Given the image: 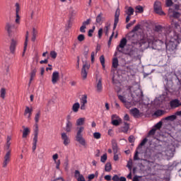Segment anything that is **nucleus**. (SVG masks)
I'll return each instance as SVG.
<instances>
[{
    "label": "nucleus",
    "instance_id": "obj_55",
    "mask_svg": "<svg viewBox=\"0 0 181 181\" xmlns=\"http://www.w3.org/2000/svg\"><path fill=\"white\" fill-rule=\"evenodd\" d=\"M132 105V102H127V100L126 99V103H125L126 108L129 109V108H131Z\"/></svg>",
    "mask_w": 181,
    "mask_h": 181
},
{
    "label": "nucleus",
    "instance_id": "obj_27",
    "mask_svg": "<svg viewBox=\"0 0 181 181\" xmlns=\"http://www.w3.org/2000/svg\"><path fill=\"white\" fill-rule=\"evenodd\" d=\"M38 134H39L38 129H36L35 131L34 138H33V141H34L36 148H37V142H38Z\"/></svg>",
    "mask_w": 181,
    "mask_h": 181
},
{
    "label": "nucleus",
    "instance_id": "obj_20",
    "mask_svg": "<svg viewBox=\"0 0 181 181\" xmlns=\"http://www.w3.org/2000/svg\"><path fill=\"white\" fill-rule=\"evenodd\" d=\"M11 139H12V136L10 135H8V136L6 137V149L7 151H11L10 146L11 145Z\"/></svg>",
    "mask_w": 181,
    "mask_h": 181
},
{
    "label": "nucleus",
    "instance_id": "obj_28",
    "mask_svg": "<svg viewBox=\"0 0 181 181\" xmlns=\"http://www.w3.org/2000/svg\"><path fill=\"white\" fill-rule=\"evenodd\" d=\"M97 90L98 92H101V90H103V82L101 78L98 80L97 83Z\"/></svg>",
    "mask_w": 181,
    "mask_h": 181
},
{
    "label": "nucleus",
    "instance_id": "obj_52",
    "mask_svg": "<svg viewBox=\"0 0 181 181\" xmlns=\"http://www.w3.org/2000/svg\"><path fill=\"white\" fill-rule=\"evenodd\" d=\"M119 155H120V152L118 149L117 153L114 156V160H119Z\"/></svg>",
    "mask_w": 181,
    "mask_h": 181
},
{
    "label": "nucleus",
    "instance_id": "obj_14",
    "mask_svg": "<svg viewBox=\"0 0 181 181\" xmlns=\"http://www.w3.org/2000/svg\"><path fill=\"white\" fill-rule=\"evenodd\" d=\"M18 44V41L16 40H11V44L10 46V51L12 54H14L16 49V45Z\"/></svg>",
    "mask_w": 181,
    "mask_h": 181
},
{
    "label": "nucleus",
    "instance_id": "obj_10",
    "mask_svg": "<svg viewBox=\"0 0 181 181\" xmlns=\"http://www.w3.org/2000/svg\"><path fill=\"white\" fill-rule=\"evenodd\" d=\"M119 16H120V10L119 8H117L115 16V23H114V27H113L114 30H116L117 28V25L119 23Z\"/></svg>",
    "mask_w": 181,
    "mask_h": 181
},
{
    "label": "nucleus",
    "instance_id": "obj_35",
    "mask_svg": "<svg viewBox=\"0 0 181 181\" xmlns=\"http://www.w3.org/2000/svg\"><path fill=\"white\" fill-rule=\"evenodd\" d=\"M6 93V88H1V89L0 90L1 98H5Z\"/></svg>",
    "mask_w": 181,
    "mask_h": 181
},
{
    "label": "nucleus",
    "instance_id": "obj_47",
    "mask_svg": "<svg viewBox=\"0 0 181 181\" xmlns=\"http://www.w3.org/2000/svg\"><path fill=\"white\" fill-rule=\"evenodd\" d=\"M93 136L95 139H100L101 138V134L100 132H95Z\"/></svg>",
    "mask_w": 181,
    "mask_h": 181
},
{
    "label": "nucleus",
    "instance_id": "obj_26",
    "mask_svg": "<svg viewBox=\"0 0 181 181\" xmlns=\"http://www.w3.org/2000/svg\"><path fill=\"white\" fill-rule=\"evenodd\" d=\"M23 138H27L28 135L30 134V131L29 128H25V127H23Z\"/></svg>",
    "mask_w": 181,
    "mask_h": 181
},
{
    "label": "nucleus",
    "instance_id": "obj_3",
    "mask_svg": "<svg viewBox=\"0 0 181 181\" xmlns=\"http://www.w3.org/2000/svg\"><path fill=\"white\" fill-rule=\"evenodd\" d=\"M165 41L163 40H157L153 38L152 40H148V45H151L153 49H160L163 45H165Z\"/></svg>",
    "mask_w": 181,
    "mask_h": 181
},
{
    "label": "nucleus",
    "instance_id": "obj_7",
    "mask_svg": "<svg viewBox=\"0 0 181 181\" xmlns=\"http://www.w3.org/2000/svg\"><path fill=\"white\" fill-rule=\"evenodd\" d=\"M61 137L65 146L69 145L71 139L66 132H62V134H61Z\"/></svg>",
    "mask_w": 181,
    "mask_h": 181
},
{
    "label": "nucleus",
    "instance_id": "obj_25",
    "mask_svg": "<svg viewBox=\"0 0 181 181\" xmlns=\"http://www.w3.org/2000/svg\"><path fill=\"white\" fill-rule=\"evenodd\" d=\"M86 122V118H78L76 119V126L83 127Z\"/></svg>",
    "mask_w": 181,
    "mask_h": 181
},
{
    "label": "nucleus",
    "instance_id": "obj_9",
    "mask_svg": "<svg viewBox=\"0 0 181 181\" xmlns=\"http://www.w3.org/2000/svg\"><path fill=\"white\" fill-rule=\"evenodd\" d=\"M86 68L87 69H89L90 66L88 65V64H84L81 69V76L83 79H86L88 76V72L86 71Z\"/></svg>",
    "mask_w": 181,
    "mask_h": 181
},
{
    "label": "nucleus",
    "instance_id": "obj_42",
    "mask_svg": "<svg viewBox=\"0 0 181 181\" xmlns=\"http://www.w3.org/2000/svg\"><path fill=\"white\" fill-rule=\"evenodd\" d=\"M100 64H102L103 67L105 68V59L104 55H101L100 57Z\"/></svg>",
    "mask_w": 181,
    "mask_h": 181
},
{
    "label": "nucleus",
    "instance_id": "obj_33",
    "mask_svg": "<svg viewBox=\"0 0 181 181\" xmlns=\"http://www.w3.org/2000/svg\"><path fill=\"white\" fill-rule=\"evenodd\" d=\"M129 129V124L127 122H124V127L122 128V131L124 133H127Z\"/></svg>",
    "mask_w": 181,
    "mask_h": 181
},
{
    "label": "nucleus",
    "instance_id": "obj_18",
    "mask_svg": "<svg viewBox=\"0 0 181 181\" xmlns=\"http://www.w3.org/2000/svg\"><path fill=\"white\" fill-rule=\"evenodd\" d=\"M75 177H77V181H86L83 175H81L79 170H75Z\"/></svg>",
    "mask_w": 181,
    "mask_h": 181
},
{
    "label": "nucleus",
    "instance_id": "obj_50",
    "mask_svg": "<svg viewBox=\"0 0 181 181\" xmlns=\"http://www.w3.org/2000/svg\"><path fill=\"white\" fill-rule=\"evenodd\" d=\"M107 159V154H106V153H105L104 155H103V156H101V158H100V160H101V162H103V163L106 162Z\"/></svg>",
    "mask_w": 181,
    "mask_h": 181
},
{
    "label": "nucleus",
    "instance_id": "obj_30",
    "mask_svg": "<svg viewBox=\"0 0 181 181\" xmlns=\"http://www.w3.org/2000/svg\"><path fill=\"white\" fill-rule=\"evenodd\" d=\"M88 103V95H83L82 98H81V104H83L86 105Z\"/></svg>",
    "mask_w": 181,
    "mask_h": 181
},
{
    "label": "nucleus",
    "instance_id": "obj_2",
    "mask_svg": "<svg viewBox=\"0 0 181 181\" xmlns=\"http://www.w3.org/2000/svg\"><path fill=\"white\" fill-rule=\"evenodd\" d=\"M85 128L84 127H80L77 126L76 128V136H75V140L76 142H78L80 145H82V146H86L87 142L83 138V132H84Z\"/></svg>",
    "mask_w": 181,
    "mask_h": 181
},
{
    "label": "nucleus",
    "instance_id": "obj_40",
    "mask_svg": "<svg viewBox=\"0 0 181 181\" xmlns=\"http://www.w3.org/2000/svg\"><path fill=\"white\" fill-rule=\"evenodd\" d=\"M77 39L80 42H82V41H84V40L86 39V37L84 34H79V35H78L77 37Z\"/></svg>",
    "mask_w": 181,
    "mask_h": 181
},
{
    "label": "nucleus",
    "instance_id": "obj_24",
    "mask_svg": "<svg viewBox=\"0 0 181 181\" xmlns=\"http://www.w3.org/2000/svg\"><path fill=\"white\" fill-rule=\"evenodd\" d=\"M126 14H129V20H131L132 16H134V8H132V7H129L127 10L125 11Z\"/></svg>",
    "mask_w": 181,
    "mask_h": 181
},
{
    "label": "nucleus",
    "instance_id": "obj_11",
    "mask_svg": "<svg viewBox=\"0 0 181 181\" xmlns=\"http://www.w3.org/2000/svg\"><path fill=\"white\" fill-rule=\"evenodd\" d=\"M138 54L137 48L132 47L129 51H127V55H129L132 58H136Z\"/></svg>",
    "mask_w": 181,
    "mask_h": 181
},
{
    "label": "nucleus",
    "instance_id": "obj_36",
    "mask_svg": "<svg viewBox=\"0 0 181 181\" xmlns=\"http://www.w3.org/2000/svg\"><path fill=\"white\" fill-rule=\"evenodd\" d=\"M118 98L122 103H123V104H124V105L126 107L127 98H125V96H124L123 95H118Z\"/></svg>",
    "mask_w": 181,
    "mask_h": 181
},
{
    "label": "nucleus",
    "instance_id": "obj_12",
    "mask_svg": "<svg viewBox=\"0 0 181 181\" xmlns=\"http://www.w3.org/2000/svg\"><path fill=\"white\" fill-rule=\"evenodd\" d=\"M181 14L178 11L173 10V8L169 9V16L173 17V18H179Z\"/></svg>",
    "mask_w": 181,
    "mask_h": 181
},
{
    "label": "nucleus",
    "instance_id": "obj_23",
    "mask_svg": "<svg viewBox=\"0 0 181 181\" xmlns=\"http://www.w3.org/2000/svg\"><path fill=\"white\" fill-rule=\"evenodd\" d=\"M72 128H73V122H69L68 121H66V124L65 126V131L66 132H71Z\"/></svg>",
    "mask_w": 181,
    "mask_h": 181
},
{
    "label": "nucleus",
    "instance_id": "obj_5",
    "mask_svg": "<svg viewBox=\"0 0 181 181\" xmlns=\"http://www.w3.org/2000/svg\"><path fill=\"white\" fill-rule=\"evenodd\" d=\"M11 151H7L4 158V161L2 163L3 168H6V166H8V163L11 162Z\"/></svg>",
    "mask_w": 181,
    "mask_h": 181
},
{
    "label": "nucleus",
    "instance_id": "obj_62",
    "mask_svg": "<svg viewBox=\"0 0 181 181\" xmlns=\"http://www.w3.org/2000/svg\"><path fill=\"white\" fill-rule=\"evenodd\" d=\"M16 23L17 24H19L20 23L21 17H20L19 14H16Z\"/></svg>",
    "mask_w": 181,
    "mask_h": 181
},
{
    "label": "nucleus",
    "instance_id": "obj_17",
    "mask_svg": "<svg viewBox=\"0 0 181 181\" xmlns=\"http://www.w3.org/2000/svg\"><path fill=\"white\" fill-rule=\"evenodd\" d=\"M170 107L171 108H177V107H180L179 99H173V100H170Z\"/></svg>",
    "mask_w": 181,
    "mask_h": 181
},
{
    "label": "nucleus",
    "instance_id": "obj_60",
    "mask_svg": "<svg viewBox=\"0 0 181 181\" xmlns=\"http://www.w3.org/2000/svg\"><path fill=\"white\" fill-rule=\"evenodd\" d=\"M40 153L38 155V158H43V153L45 152V149H39Z\"/></svg>",
    "mask_w": 181,
    "mask_h": 181
},
{
    "label": "nucleus",
    "instance_id": "obj_15",
    "mask_svg": "<svg viewBox=\"0 0 181 181\" xmlns=\"http://www.w3.org/2000/svg\"><path fill=\"white\" fill-rule=\"evenodd\" d=\"M176 115L180 116L181 111H177V112H175V115H170L169 117H166L165 119V121H175L177 118Z\"/></svg>",
    "mask_w": 181,
    "mask_h": 181
},
{
    "label": "nucleus",
    "instance_id": "obj_22",
    "mask_svg": "<svg viewBox=\"0 0 181 181\" xmlns=\"http://www.w3.org/2000/svg\"><path fill=\"white\" fill-rule=\"evenodd\" d=\"M130 113L133 115V117H139L140 111L138 108H132L130 110Z\"/></svg>",
    "mask_w": 181,
    "mask_h": 181
},
{
    "label": "nucleus",
    "instance_id": "obj_49",
    "mask_svg": "<svg viewBox=\"0 0 181 181\" xmlns=\"http://www.w3.org/2000/svg\"><path fill=\"white\" fill-rule=\"evenodd\" d=\"M112 125H115V127H118L120 124L119 121H118L117 118H116L114 121H112Z\"/></svg>",
    "mask_w": 181,
    "mask_h": 181
},
{
    "label": "nucleus",
    "instance_id": "obj_39",
    "mask_svg": "<svg viewBox=\"0 0 181 181\" xmlns=\"http://www.w3.org/2000/svg\"><path fill=\"white\" fill-rule=\"evenodd\" d=\"M146 142H148V139L147 138H144V139H143V141H141V144L139 145L137 149H139V148H141V146H144Z\"/></svg>",
    "mask_w": 181,
    "mask_h": 181
},
{
    "label": "nucleus",
    "instance_id": "obj_57",
    "mask_svg": "<svg viewBox=\"0 0 181 181\" xmlns=\"http://www.w3.org/2000/svg\"><path fill=\"white\" fill-rule=\"evenodd\" d=\"M91 23V20L90 18H88V20H86V21H84V27H85V30L86 28L87 25H89V24H90Z\"/></svg>",
    "mask_w": 181,
    "mask_h": 181
},
{
    "label": "nucleus",
    "instance_id": "obj_21",
    "mask_svg": "<svg viewBox=\"0 0 181 181\" xmlns=\"http://www.w3.org/2000/svg\"><path fill=\"white\" fill-rule=\"evenodd\" d=\"M81 105L79 102H75L72 106V111L74 112H78V110L80 109Z\"/></svg>",
    "mask_w": 181,
    "mask_h": 181
},
{
    "label": "nucleus",
    "instance_id": "obj_1",
    "mask_svg": "<svg viewBox=\"0 0 181 181\" xmlns=\"http://www.w3.org/2000/svg\"><path fill=\"white\" fill-rule=\"evenodd\" d=\"M172 27H174V31H172L170 27H162V25H156L155 31L159 34H164L165 37V45L167 51L173 52L177 49V45L181 42L180 33H181V25L180 23L172 22Z\"/></svg>",
    "mask_w": 181,
    "mask_h": 181
},
{
    "label": "nucleus",
    "instance_id": "obj_54",
    "mask_svg": "<svg viewBox=\"0 0 181 181\" xmlns=\"http://www.w3.org/2000/svg\"><path fill=\"white\" fill-rule=\"evenodd\" d=\"M94 30H95V27H93V29L89 30L88 34V37H93V34L94 33Z\"/></svg>",
    "mask_w": 181,
    "mask_h": 181
},
{
    "label": "nucleus",
    "instance_id": "obj_16",
    "mask_svg": "<svg viewBox=\"0 0 181 181\" xmlns=\"http://www.w3.org/2000/svg\"><path fill=\"white\" fill-rule=\"evenodd\" d=\"M28 38H29V33L28 31L26 32V35H25V42H24V48H23V57H24L26 49H27V47H28Z\"/></svg>",
    "mask_w": 181,
    "mask_h": 181
},
{
    "label": "nucleus",
    "instance_id": "obj_37",
    "mask_svg": "<svg viewBox=\"0 0 181 181\" xmlns=\"http://www.w3.org/2000/svg\"><path fill=\"white\" fill-rule=\"evenodd\" d=\"M102 20H103V13H100L98 14V16L96 17V23H98V24H100Z\"/></svg>",
    "mask_w": 181,
    "mask_h": 181
},
{
    "label": "nucleus",
    "instance_id": "obj_34",
    "mask_svg": "<svg viewBox=\"0 0 181 181\" xmlns=\"http://www.w3.org/2000/svg\"><path fill=\"white\" fill-rule=\"evenodd\" d=\"M118 65H119L118 58H117V57L113 58V59H112V66H113V68H117Z\"/></svg>",
    "mask_w": 181,
    "mask_h": 181
},
{
    "label": "nucleus",
    "instance_id": "obj_58",
    "mask_svg": "<svg viewBox=\"0 0 181 181\" xmlns=\"http://www.w3.org/2000/svg\"><path fill=\"white\" fill-rule=\"evenodd\" d=\"M173 3L172 0H166V6L167 7H170L173 6Z\"/></svg>",
    "mask_w": 181,
    "mask_h": 181
},
{
    "label": "nucleus",
    "instance_id": "obj_41",
    "mask_svg": "<svg viewBox=\"0 0 181 181\" xmlns=\"http://www.w3.org/2000/svg\"><path fill=\"white\" fill-rule=\"evenodd\" d=\"M112 169V165L110 163H106L105 165V170H106V172H110Z\"/></svg>",
    "mask_w": 181,
    "mask_h": 181
},
{
    "label": "nucleus",
    "instance_id": "obj_64",
    "mask_svg": "<svg viewBox=\"0 0 181 181\" xmlns=\"http://www.w3.org/2000/svg\"><path fill=\"white\" fill-rule=\"evenodd\" d=\"M103 28H100V30H98V37L99 38H101V37H103Z\"/></svg>",
    "mask_w": 181,
    "mask_h": 181
},
{
    "label": "nucleus",
    "instance_id": "obj_53",
    "mask_svg": "<svg viewBox=\"0 0 181 181\" xmlns=\"http://www.w3.org/2000/svg\"><path fill=\"white\" fill-rule=\"evenodd\" d=\"M80 32H81V33H86V30H85V21H83V23H82L81 27H80Z\"/></svg>",
    "mask_w": 181,
    "mask_h": 181
},
{
    "label": "nucleus",
    "instance_id": "obj_45",
    "mask_svg": "<svg viewBox=\"0 0 181 181\" xmlns=\"http://www.w3.org/2000/svg\"><path fill=\"white\" fill-rule=\"evenodd\" d=\"M162 125H163L162 121H160L159 122H158L157 124H156V125H155L156 131V129H160Z\"/></svg>",
    "mask_w": 181,
    "mask_h": 181
},
{
    "label": "nucleus",
    "instance_id": "obj_4",
    "mask_svg": "<svg viewBox=\"0 0 181 181\" xmlns=\"http://www.w3.org/2000/svg\"><path fill=\"white\" fill-rule=\"evenodd\" d=\"M154 12L159 16H165L164 11L162 10V4L160 1H156L153 6Z\"/></svg>",
    "mask_w": 181,
    "mask_h": 181
},
{
    "label": "nucleus",
    "instance_id": "obj_56",
    "mask_svg": "<svg viewBox=\"0 0 181 181\" xmlns=\"http://www.w3.org/2000/svg\"><path fill=\"white\" fill-rule=\"evenodd\" d=\"M115 35V30H113L112 35H110L109 41H108V45H111L112 40Z\"/></svg>",
    "mask_w": 181,
    "mask_h": 181
},
{
    "label": "nucleus",
    "instance_id": "obj_8",
    "mask_svg": "<svg viewBox=\"0 0 181 181\" xmlns=\"http://www.w3.org/2000/svg\"><path fill=\"white\" fill-rule=\"evenodd\" d=\"M60 79V75L59 72L58 71H54L52 75V83L55 84L59 81Z\"/></svg>",
    "mask_w": 181,
    "mask_h": 181
},
{
    "label": "nucleus",
    "instance_id": "obj_13",
    "mask_svg": "<svg viewBox=\"0 0 181 181\" xmlns=\"http://www.w3.org/2000/svg\"><path fill=\"white\" fill-rule=\"evenodd\" d=\"M15 28L14 24H12L11 23H6L5 29L7 31L9 36L11 35L12 30Z\"/></svg>",
    "mask_w": 181,
    "mask_h": 181
},
{
    "label": "nucleus",
    "instance_id": "obj_44",
    "mask_svg": "<svg viewBox=\"0 0 181 181\" xmlns=\"http://www.w3.org/2000/svg\"><path fill=\"white\" fill-rule=\"evenodd\" d=\"M136 13H144V8L141 6L136 7Z\"/></svg>",
    "mask_w": 181,
    "mask_h": 181
},
{
    "label": "nucleus",
    "instance_id": "obj_38",
    "mask_svg": "<svg viewBox=\"0 0 181 181\" xmlns=\"http://www.w3.org/2000/svg\"><path fill=\"white\" fill-rule=\"evenodd\" d=\"M6 74L7 75V76H11V73H10V66L8 64L5 66V69H4Z\"/></svg>",
    "mask_w": 181,
    "mask_h": 181
},
{
    "label": "nucleus",
    "instance_id": "obj_63",
    "mask_svg": "<svg viewBox=\"0 0 181 181\" xmlns=\"http://www.w3.org/2000/svg\"><path fill=\"white\" fill-rule=\"evenodd\" d=\"M60 165H61L60 159H59L58 160H57V162H56V168H57V169H59Z\"/></svg>",
    "mask_w": 181,
    "mask_h": 181
},
{
    "label": "nucleus",
    "instance_id": "obj_6",
    "mask_svg": "<svg viewBox=\"0 0 181 181\" xmlns=\"http://www.w3.org/2000/svg\"><path fill=\"white\" fill-rule=\"evenodd\" d=\"M127 44V38L126 37L122 38V40H120V42H119V45H117V50L119 52H123V49H124V48H125Z\"/></svg>",
    "mask_w": 181,
    "mask_h": 181
},
{
    "label": "nucleus",
    "instance_id": "obj_46",
    "mask_svg": "<svg viewBox=\"0 0 181 181\" xmlns=\"http://www.w3.org/2000/svg\"><path fill=\"white\" fill-rule=\"evenodd\" d=\"M164 111H162L161 110H158L155 112V115L157 117H161V115H163Z\"/></svg>",
    "mask_w": 181,
    "mask_h": 181
},
{
    "label": "nucleus",
    "instance_id": "obj_59",
    "mask_svg": "<svg viewBox=\"0 0 181 181\" xmlns=\"http://www.w3.org/2000/svg\"><path fill=\"white\" fill-rule=\"evenodd\" d=\"M135 141V138L133 135H131L130 136H129V142H130V144H132L133 142H134Z\"/></svg>",
    "mask_w": 181,
    "mask_h": 181
},
{
    "label": "nucleus",
    "instance_id": "obj_51",
    "mask_svg": "<svg viewBox=\"0 0 181 181\" xmlns=\"http://www.w3.org/2000/svg\"><path fill=\"white\" fill-rule=\"evenodd\" d=\"M50 56L52 58L55 59L57 57V52H56V51H51Z\"/></svg>",
    "mask_w": 181,
    "mask_h": 181
},
{
    "label": "nucleus",
    "instance_id": "obj_32",
    "mask_svg": "<svg viewBox=\"0 0 181 181\" xmlns=\"http://www.w3.org/2000/svg\"><path fill=\"white\" fill-rule=\"evenodd\" d=\"M36 73H37V69L36 68H34L33 69H31V72H30V81H33L35 75H36Z\"/></svg>",
    "mask_w": 181,
    "mask_h": 181
},
{
    "label": "nucleus",
    "instance_id": "obj_48",
    "mask_svg": "<svg viewBox=\"0 0 181 181\" xmlns=\"http://www.w3.org/2000/svg\"><path fill=\"white\" fill-rule=\"evenodd\" d=\"M156 132V125H155V127L153 128L152 129H151V131H149L148 135H150V136L155 135Z\"/></svg>",
    "mask_w": 181,
    "mask_h": 181
},
{
    "label": "nucleus",
    "instance_id": "obj_29",
    "mask_svg": "<svg viewBox=\"0 0 181 181\" xmlns=\"http://www.w3.org/2000/svg\"><path fill=\"white\" fill-rule=\"evenodd\" d=\"M112 149L114 152V156H115L119 150L117 142H112Z\"/></svg>",
    "mask_w": 181,
    "mask_h": 181
},
{
    "label": "nucleus",
    "instance_id": "obj_43",
    "mask_svg": "<svg viewBox=\"0 0 181 181\" xmlns=\"http://www.w3.org/2000/svg\"><path fill=\"white\" fill-rule=\"evenodd\" d=\"M139 153V152L138 150L135 151V153L134 155V160H140Z\"/></svg>",
    "mask_w": 181,
    "mask_h": 181
},
{
    "label": "nucleus",
    "instance_id": "obj_61",
    "mask_svg": "<svg viewBox=\"0 0 181 181\" xmlns=\"http://www.w3.org/2000/svg\"><path fill=\"white\" fill-rule=\"evenodd\" d=\"M119 176H118V175H115L112 177V180L114 181H119Z\"/></svg>",
    "mask_w": 181,
    "mask_h": 181
},
{
    "label": "nucleus",
    "instance_id": "obj_31",
    "mask_svg": "<svg viewBox=\"0 0 181 181\" xmlns=\"http://www.w3.org/2000/svg\"><path fill=\"white\" fill-rule=\"evenodd\" d=\"M40 115H41V112L40 111H38V112H37V114H35V124L37 127V124L40 119Z\"/></svg>",
    "mask_w": 181,
    "mask_h": 181
},
{
    "label": "nucleus",
    "instance_id": "obj_19",
    "mask_svg": "<svg viewBox=\"0 0 181 181\" xmlns=\"http://www.w3.org/2000/svg\"><path fill=\"white\" fill-rule=\"evenodd\" d=\"M33 111V108H30V106H25V110L24 111V115H27L28 114V118L30 119V118H31Z\"/></svg>",
    "mask_w": 181,
    "mask_h": 181
}]
</instances>
